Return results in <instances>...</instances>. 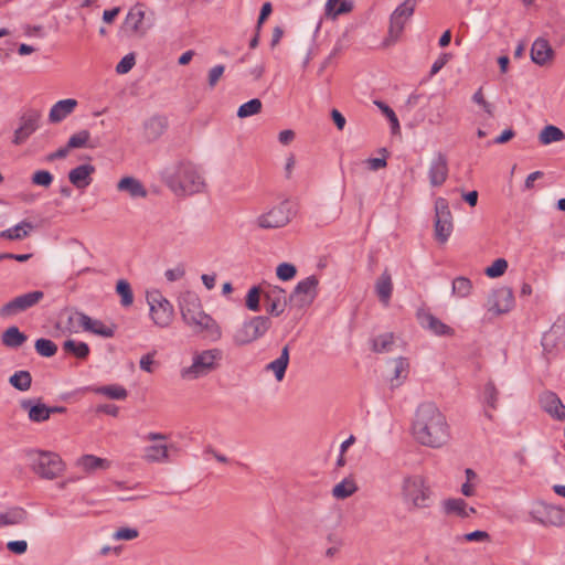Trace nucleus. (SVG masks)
Wrapping results in <instances>:
<instances>
[{
	"label": "nucleus",
	"instance_id": "72a5a7b5",
	"mask_svg": "<svg viewBox=\"0 0 565 565\" xmlns=\"http://www.w3.org/2000/svg\"><path fill=\"white\" fill-rule=\"evenodd\" d=\"M352 8V2L347 0H328L326 3L324 14L328 19L335 20L340 14L351 12Z\"/></svg>",
	"mask_w": 565,
	"mask_h": 565
},
{
	"label": "nucleus",
	"instance_id": "aec40b11",
	"mask_svg": "<svg viewBox=\"0 0 565 565\" xmlns=\"http://www.w3.org/2000/svg\"><path fill=\"white\" fill-rule=\"evenodd\" d=\"M75 318L77 319V326L84 331H88L104 338H113L115 334L114 326H107L103 321L92 319L85 313H77Z\"/></svg>",
	"mask_w": 565,
	"mask_h": 565
},
{
	"label": "nucleus",
	"instance_id": "423d86ee",
	"mask_svg": "<svg viewBox=\"0 0 565 565\" xmlns=\"http://www.w3.org/2000/svg\"><path fill=\"white\" fill-rule=\"evenodd\" d=\"M271 328V320L265 316H256L235 329L232 340L236 347L253 343Z\"/></svg>",
	"mask_w": 565,
	"mask_h": 565
},
{
	"label": "nucleus",
	"instance_id": "bb28decb",
	"mask_svg": "<svg viewBox=\"0 0 565 565\" xmlns=\"http://www.w3.org/2000/svg\"><path fill=\"white\" fill-rule=\"evenodd\" d=\"M167 120L161 116H153L143 124V136L148 141L157 140L166 130Z\"/></svg>",
	"mask_w": 565,
	"mask_h": 565
},
{
	"label": "nucleus",
	"instance_id": "6e6d98bb",
	"mask_svg": "<svg viewBox=\"0 0 565 565\" xmlns=\"http://www.w3.org/2000/svg\"><path fill=\"white\" fill-rule=\"evenodd\" d=\"M472 100L480 105L483 110L490 116L493 117L494 115V106L487 102L482 92V88L480 87L472 96Z\"/></svg>",
	"mask_w": 565,
	"mask_h": 565
},
{
	"label": "nucleus",
	"instance_id": "79ce46f5",
	"mask_svg": "<svg viewBox=\"0 0 565 565\" xmlns=\"http://www.w3.org/2000/svg\"><path fill=\"white\" fill-rule=\"evenodd\" d=\"M9 383L17 390L25 392L31 387L32 376L29 371H18L9 379Z\"/></svg>",
	"mask_w": 565,
	"mask_h": 565
},
{
	"label": "nucleus",
	"instance_id": "4c0bfd02",
	"mask_svg": "<svg viewBox=\"0 0 565 565\" xmlns=\"http://www.w3.org/2000/svg\"><path fill=\"white\" fill-rule=\"evenodd\" d=\"M63 351L72 354L79 360H85L89 355V347L85 342H77L75 340H66L63 343Z\"/></svg>",
	"mask_w": 565,
	"mask_h": 565
},
{
	"label": "nucleus",
	"instance_id": "ddd939ff",
	"mask_svg": "<svg viewBox=\"0 0 565 565\" xmlns=\"http://www.w3.org/2000/svg\"><path fill=\"white\" fill-rule=\"evenodd\" d=\"M290 221V210L287 202L273 207L257 218V225L262 228H278Z\"/></svg>",
	"mask_w": 565,
	"mask_h": 565
},
{
	"label": "nucleus",
	"instance_id": "4be33fe9",
	"mask_svg": "<svg viewBox=\"0 0 565 565\" xmlns=\"http://www.w3.org/2000/svg\"><path fill=\"white\" fill-rule=\"evenodd\" d=\"M75 467L86 475H93L98 470H108L111 467V461L95 455H82L76 459Z\"/></svg>",
	"mask_w": 565,
	"mask_h": 565
},
{
	"label": "nucleus",
	"instance_id": "e433bc0d",
	"mask_svg": "<svg viewBox=\"0 0 565 565\" xmlns=\"http://www.w3.org/2000/svg\"><path fill=\"white\" fill-rule=\"evenodd\" d=\"M28 337L18 327H9L1 335L2 343L8 348L21 347Z\"/></svg>",
	"mask_w": 565,
	"mask_h": 565
},
{
	"label": "nucleus",
	"instance_id": "49530a36",
	"mask_svg": "<svg viewBox=\"0 0 565 565\" xmlns=\"http://www.w3.org/2000/svg\"><path fill=\"white\" fill-rule=\"evenodd\" d=\"M394 343L393 333H384L372 341V350L376 353L388 352Z\"/></svg>",
	"mask_w": 565,
	"mask_h": 565
},
{
	"label": "nucleus",
	"instance_id": "473e14b6",
	"mask_svg": "<svg viewBox=\"0 0 565 565\" xmlns=\"http://www.w3.org/2000/svg\"><path fill=\"white\" fill-rule=\"evenodd\" d=\"M34 228L33 224L28 221H22L18 225L4 230L0 233L1 238L10 241H20L29 236L30 232Z\"/></svg>",
	"mask_w": 565,
	"mask_h": 565
},
{
	"label": "nucleus",
	"instance_id": "c03bdc74",
	"mask_svg": "<svg viewBox=\"0 0 565 565\" xmlns=\"http://www.w3.org/2000/svg\"><path fill=\"white\" fill-rule=\"evenodd\" d=\"M472 291V282L469 278L460 276L454 279L452 281V294L466 298Z\"/></svg>",
	"mask_w": 565,
	"mask_h": 565
},
{
	"label": "nucleus",
	"instance_id": "6e6552de",
	"mask_svg": "<svg viewBox=\"0 0 565 565\" xmlns=\"http://www.w3.org/2000/svg\"><path fill=\"white\" fill-rule=\"evenodd\" d=\"M454 230L452 214L445 198L435 201V238L445 244Z\"/></svg>",
	"mask_w": 565,
	"mask_h": 565
},
{
	"label": "nucleus",
	"instance_id": "69168bd1",
	"mask_svg": "<svg viewBox=\"0 0 565 565\" xmlns=\"http://www.w3.org/2000/svg\"><path fill=\"white\" fill-rule=\"evenodd\" d=\"M451 54L443 53L433 64L430 70V75L437 74L450 60Z\"/></svg>",
	"mask_w": 565,
	"mask_h": 565
},
{
	"label": "nucleus",
	"instance_id": "a18cd8bd",
	"mask_svg": "<svg viewBox=\"0 0 565 565\" xmlns=\"http://www.w3.org/2000/svg\"><path fill=\"white\" fill-rule=\"evenodd\" d=\"M116 291L120 296V303L124 307H129L132 305L134 294H132L130 284L127 280H125V279L118 280L117 285H116Z\"/></svg>",
	"mask_w": 565,
	"mask_h": 565
},
{
	"label": "nucleus",
	"instance_id": "13d9d810",
	"mask_svg": "<svg viewBox=\"0 0 565 565\" xmlns=\"http://www.w3.org/2000/svg\"><path fill=\"white\" fill-rule=\"evenodd\" d=\"M136 60L134 54H128L121 58V61L116 66V72L118 74L128 73L135 65Z\"/></svg>",
	"mask_w": 565,
	"mask_h": 565
},
{
	"label": "nucleus",
	"instance_id": "412c9836",
	"mask_svg": "<svg viewBox=\"0 0 565 565\" xmlns=\"http://www.w3.org/2000/svg\"><path fill=\"white\" fill-rule=\"evenodd\" d=\"M554 57L555 52L546 39L539 38L533 42L531 47V58L535 64L540 66L551 65Z\"/></svg>",
	"mask_w": 565,
	"mask_h": 565
},
{
	"label": "nucleus",
	"instance_id": "5fc2aeb1",
	"mask_svg": "<svg viewBox=\"0 0 565 565\" xmlns=\"http://www.w3.org/2000/svg\"><path fill=\"white\" fill-rule=\"evenodd\" d=\"M260 288L253 287L246 296V307L252 311L259 310Z\"/></svg>",
	"mask_w": 565,
	"mask_h": 565
},
{
	"label": "nucleus",
	"instance_id": "4d7b16f0",
	"mask_svg": "<svg viewBox=\"0 0 565 565\" xmlns=\"http://www.w3.org/2000/svg\"><path fill=\"white\" fill-rule=\"evenodd\" d=\"M53 181V175L46 170H39L33 173L32 182L41 186H50Z\"/></svg>",
	"mask_w": 565,
	"mask_h": 565
},
{
	"label": "nucleus",
	"instance_id": "a878e982",
	"mask_svg": "<svg viewBox=\"0 0 565 565\" xmlns=\"http://www.w3.org/2000/svg\"><path fill=\"white\" fill-rule=\"evenodd\" d=\"M77 100L74 98L62 99L55 103L49 114L50 122L56 124L65 119L77 107Z\"/></svg>",
	"mask_w": 565,
	"mask_h": 565
},
{
	"label": "nucleus",
	"instance_id": "bf43d9fd",
	"mask_svg": "<svg viewBox=\"0 0 565 565\" xmlns=\"http://www.w3.org/2000/svg\"><path fill=\"white\" fill-rule=\"evenodd\" d=\"M555 341H556V337H555V332L554 331H550L548 333H545L543 335L542 347H543L544 352L547 355H552L553 354V350L555 348Z\"/></svg>",
	"mask_w": 565,
	"mask_h": 565
},
{
	"label": "nucleus",
	"instance_id": "58836bf2",
	"mask_svg": "<svg viewBox=\"0 0 565 565\" xmlns=\"http://www.w3.org/2000/svg\"><path fill=\"white\" fill-rule=\"evenodd\" d=\"M358 491V486L352 478H345L332 489L334 498L343 500Z\"/></svg>",
	"mask_w": 565,
	"mask_h": 565
},
{
	"label": "nucleus",
	"instance_id": "a211bd4d",
	"mask_svg": "<svg viewBox=\"0 0 565 565\" xmlns=\"http://www.w3.org/2000/svg\"><path fill=\"white\" fill-rule=\"evenodd\" d=\"M449 173L448 159L447 157L438 152L430 162L428 170L429 183L431 186H441Z\"/></svg>",
	"mask_w": 565,
	"mask_h": 565
},
{
	"label": "nucleus",
	"instance_id": "e2e57ef3",
	"mask_svg": "<svg viewBox=\"0 0 565 565\" xmlns=\"http://www.w3.org/2000/svg\"><path fill=\"white\" fill-rule=\"evenodd\" d=\"M138 531L136 529L130 527H121L115 532L114 539L116 540H134L138 536Z\"/></svg>",
	"mask_w": 565,
	"mask_h": 565
},
{
	"label": "nucleus",
	"instance_id": "9b49d317",
	"mask_svg": "<svg viewBox=\"0 0 565 565\" xmlns=\"http://www.w3.org/2000/svg\"><path fill=\"white\" fill-rule=\"evenodd\" d=\"M44 298V292L41 290H34L31 292L23 294L4 303L0 308V317L9 318L19 312L25 311L35 305H38Z\"/></svg>",
	"mask_w": 565,
	"mask_h": 565
},
{
	"label": "nucleus",
	"instance_id": "7c9ffc66",
	"mask_svg": "<svg viewBox=\"0 0 565 565\" xmlns=\"http://www.w3.org/2000/svg\"><path fill=\"white\" fill-rule=\"evenodd\" d=\"M444 509L447 514H454L462 519L476 513V509L472 507L468 508L466 501L460 498L446 500L444 502Z\"/></svg>",
	"mask_w": 565,
	"mask_h": 565
},
{
	"label": "nucleus",
	"instance_id": "f704fd0d",
	"mask_svg": "<svg viewBox=\"0 0 565 565\" xmlns=\"http://www.w3.org/2000/svg\"><path fill=\"white\" fill-rule=\"evenodd\" d=\"M394 374L391 379L392 387H397L407 379L409 374V361L406 358L399 356L394 360Z\"/></svg>",
	"mask_w": 565,
	"mask_h": 565
},
{
	"label": "nucleus",
	"instance_id": "39448f33",
	"mask_svg": "<svg viewBox=\"0 0 565 565\" xmlns=\"http://www.w3.org/2000/svg\"><path fill=\"white\" fill-rule=\"evenodd\" d=\"M222 356L223 353L220 349H210L196 353L193 356L192 365L184 367L181 371V376L189 380L205 376L218 367Z\"/></svg>",
	"mask_w": 565,
	"mask_h": 565
},
{
	"label": "nucleus",
	"instance_id": "cd10ccee",
	"mask_svg": "<svg viewBox=\"0 0 565 565\" xmlns=\"http://www.w3.org/2000/svg\"><path fill=\"white\" fill-rule=\"evenodd\" d=\"M145 14V6L141 3H137L129 10L126 17V24L132 30L134 33L140 35L146 33V29L142 26Z\"/></svg>",
	"mask_w": 565,
	"mask_h": 565
},
{
	"label": "nucleus",
	"instance_id": "052dcab7",
	"mask_svg": "<svg viewBox=\"0 0 565 565\" xmlns=\"http://www.w3.org/2000/svg\"><path fill=\"white\" fill-rule=\"evenodd\" d=\"M224 70L225 67L223 65H216L210 70L207 82L211 88L216 86L220 78L223 76Z\"/></svg>",
	"mask_w": 565,
	"mask_h": 565
},
{
	"label": "nucleus",
	"instance_id": "6ab92c4d",
	"mask_svg": "<svg viewBox=\"0 0 565 565\" xmlns=\"http://www.w3.org/2000/svg\"><path fill=\"white\" fill-rule=\"evenodd\" d=\"M266 311L271 316H280L287 305L286 291L280 287H273L264 295Z\"/></svg>",
	"mask_w": 565,
	"mask_h": 565
},
{
	"label": "nucleus",
	"instance_id": "0e129e2a",
	"mask_svg": "<svg viewBox=\"0 0 565 565\" xmlns=\"http://www.w3.org/2000/svg\"><path fill=\"white\" fill-rule=\"evenodd\" d=\"M7 548L13 554L21 555L26 552L28 544L25 541H11L7 544Z\"/></svg>",
	"mask_w": 565,
	"mask_h": 565
},
{
	"label": "nucleus",
	"instance_id": "37998d69",
	"mask_svg": "<svg viewBox=\"0 0 565 565\" xmlns=\"http://www.w3.org/2000/svg\"><path fill=\"white\" fill-rule=\"evenodd\" d=\"M428 329L436 335H452L454 330L433 315L425 317Z\"/></svg>",
	"mask_w": 565,
	"mask_h": 565
},
{
	"label": "nucleus",
	"instance_id": "de8ad7c7",
	"mask_svg": "<svg viewBox=\"0 0 565 565\" xmlns=\"http://www.w3.org/2000/svg\"><path fill=\"white\" fill-rule=\"evenodd\" d=\"M262 108H263V104H262L260 99L253 98V99L248 100L247 103L239 106V108L237 110V116L239 118H246V117H249L253 115H257L262 111Z\"/></svg>",
	"mask_w": 565,
	"mask_h": 565
},
{
	"label": "nucleus",
	"instance_id": "5701e85b",
	"mask_svg": "<svg viewBox=\"0 0 565 565\" xmlns=\"http://www.w3.org/2000/svg\"><path fill=\"white\" fill-rule=\"evenodd\" d=\"M540 404L542 408L552 417L558 420L565 419V405L562 403L561 398L554 392H544L540 396Z\"/></svg>",
	"mask_w": 565,
	"mask_h": 565
},
{
	"label": "nucleus",
	"instance_id": "0eeeda50",
	"mask_svg": "<svg viewBox=\"0 0 565 565\" xmlns=\"http://www.w3.org/2000/svg\"><path fill=\"white\" fill-rule=\"evenodd\" d=\"M402 494L405 502H411L416 509L428 507L430 498L429 487L420 476H408L404 478L402 484Z\"/></svg>",
	"mask_w": 565,
	"mask_h": 565
},
{
	"label": "nucleus",
	"instance_id": "09e8293b",
	"mask_svg": "<svg viewBox=\"0 0 565 565\" xmlns=\"http://www.w3.org/2000/svg\"><path fill=\"white\" fill-rule=\"evenodd\" d=\"M35 350L40 355L51 358L57 352V345L52 340L41 338L35 341Z\"/></svg>",
	"mask_w": 565,
	"mask_h": 565
},
{
	"label": "nucleus",
	"instance_id": "20e7f679",
	"mask_svg": "<svg viewBox=\"0 0 565 565\" xmlns=\"http://www.w3.org/2000/svg\"><path fill=\"white\" fill-rule=\"evenodd\" d=\"M28 457L31 470L41 479L55 480L61 477L66 469L65 462L56 452L30 450Z\"/></svg>",
	"mask_w": 565,
	"mask_h": 565
},
{
	"label": "nucleus",
	"instance_id": "4468645a",
	"mask_svg": "<svg viewBox=\"0 0 565 565\" xmlns=\"http://www.w3.org/2000/svg\"><path fill=\"white\" fill-rule=\"evenodd\" d=\"M167 438V435L160 433H149L145 437L146 440L158 441L143 449V459L147 462H162L169 459V446L164 444Z\"/></svg>",
	"mask_w": 565,
	"mask_h": 565
},
{
	"label": "nucleus",
	"instance_id": "c9c22d12",
	"mask_svg": "<svg viewBox=\"0 0 565 565\" xmlns=\"http://www.w3.org/2000/svg\"><path fill=\"white\" fill-rule=\"evenodd\" d=\"M289 363V347L285 345L281 350L280 356L267 365V370L274 372L277 381H281L285 376L286 369Z\"/></svg>",
	"mask_w": 565,
	"mask_h": 565
},
{
	"label": "nucleus",
	"instance_id": "3c124183",
	"mask_svg": "<svg viewBox=\"0 0 565 565\" xmlns=\"http://www.w3.org/2000/svg\"><path fill=\"white\" fill-rule=\"evenodd\" d=\"M90 139V134L88 130H81L76 134H74L67 141L68 148L75 149V148H83L87 147V142Z\"/></svg>",
	"mask_w": 565,
	"mask_h": 565
},
{
	"label": "nucleus",
	"instance_id": "f03ea898",
	"mask_svg": "<svg viewBox=\"0 0 565 565\" xmlns=\"http://www.w3.org/2000/svg\"><path fill=\"white\" fill-rule=\"evenodd\" d=\"M163 182L177 196L201 193L206 185L198 166L191 161H180L167 170Z\"/></svg>",
	"mask_w": 565,
	"mask_h": 565
},
{
	"label": "nucleus",
	"instance_id": "2f4dec72",
	"mask_svg": "<svg viewBox=\"0 0 565 565\" xmlns=\"http://www.w3.org/2000/svg\"><path fill=\"white\" fill-rule=\"evenodd\" d=\"M117 189L119 191L128 192L130 194V196H132V198H146L148 194L143 184L139 180H137L132 177L122 178L118 182Z\"/></svg>",
	"mask_w": 565,
	"mask_h": 565
},
{
	"label": "nucleus",
	"instance_id": "1a4fd4ad",
	"mask_svg": "<svg viewBox=\"0 0 565 565\" xmlns=\"http://www.w3.org/2000/svg\"><path fill=\"white\" fill-rule=\"evenodd\" d=\"M147 300L150 306V316L153 322L160 327H168L173 319V307L159 291L147 294Z\"/></svg>",
	"mask_w": 565,
	"mask_h": 565
},
{
	"label": "nucleus",
	"instance_id": "b1692460",
	"mask_svg": "<svg viewBox=\"0 0 565 565\" xmlns=\"http://www.w3.org/2000/svg\"><path fill=\"white\" fill-rule=\"evenodd\" d=\"M95 171L92 164H81L68 172V180L77 189H85L90 184Z\"/></svg>",
	"mask_w": 565,
	"mask_h": 565
},
{
	"label": "nucleus",
	"instance_id": "a19ab883",
	"mask_svg": "<svg viewBox=\"0 0 565 565\" xmlns=\"http://www.w3.org/2000/svg\"><path fill=\"white\" fill-rule=\"evenodd\" d=\"M93 392L117 401H122L128 396L127 390L124 386L117 384L99 386L93 388Z\"/></svg>",
	"mask_w": 565,
	"mask_h": 565
},
{
	"label": "nucleus",
	"instance_id": "680f3d73",
	"mask_svg": "<svg viewBox=\"0 0 565 565\" xmlns=\"http://www.w3.org/2000/svg\"><path fill=\"white\" fill-rule=\"evenodd\" d=\"M154 355L156 351L143 355L140 359V369L148 373H152L154 371L153 366L157 365L156 361L153 360Z\"/></svg>",
	"mask_w": 565,
	"mask_h": 565
},
{
	"label": "nucleus",
	"instance_id": "dca6fc26",
	"mask_svg": "<svg viewBox=\"0 0 565 565\" xmlns=\"http://www.w3.org/2000/svg\"><path fill=\"white\" fill-rule=\"evenodd\" d=\"M532 518L544 526H562L565 523V511L556 505L542 504L532 513Z\"/></svg>",
	"mask_w": 565,
	"mask_h": 565
},
{
	"label": "nucleus",
	"instance_id": "864d4df0",
	"mask_svg": "<svg viewBox=\"0 0 565 565\" xmlns=\"http://www.w3.org/2000/svg\"><path fill=\"white\" fill-rule=\"evenodd\" d=\"M276 274L280 280L287 281V280L292 279L296 276L297 269H296L295 265H292V264L281 263L278 265V267L276 269Z\"/></svg>",
	"mask_w": 565,
	"mask_h": 565
},
{
	"label": "nucleus",
	"instance_id": "338daca9",
	"mask_svg": "<svg viewBox=\"0 0 565 565\" xmlns=\"http://www.w3.org/2000/svg\"><path fill=\"white\" fill-rule=\"evenodd\" d=\"M273 12V6L270 2H265L260 9V14L257 21L256 29L257 31H260L263 23L265 20Z\"/></svg>",
	"mask_w": 565,
	"mask_h": 565
},
{
	"label": "nucleus",
	"instance_id": "393cba45",
	"mask_svg": "<svg viewBox=\"0 0 565 565\" xmlns=\"http://www.w3.org/2000/svg\"><path fill=\"white\" fill-rule=\"evenodd\" d=\"M375 292L380 300V302L384 307H388L391 302V297L393 294V281L392 276L388 269H384V271L380 275V277L375 281Z\"/></svg>",
	"mask_w": 565,
	"mask_h": 565
},
{
	"label": "nucleus",
	"instance_id": "2eb2a0df",
	"mask_svg": "<svg viewBox=\"0 0 565 565\" xmlns=\"http://www.w3.org/2000/svg\"><path fill=\"white\" fill-rule=\"evenodd\" d=\"M41 113L35 109L25 111L20 118V125L14 131L12 142L17 146L22 145L39 128Z\"/></svg>",
	"mask_w": 565,
	"mask_h": 565
},
{
	"label": "nucleus",
	"instance_id": "f8f14e48",
	"mask_svg": "<svg viewBox=\"0 0 565 565\" xmlns=\"http://www.w3.org/2000/svg\"><path fill=\"white\" fill-rule=\"evenodd\" d=\"M415 7L416 0H405L392 13L388 34L393 41H396L403 33L406 22L415 11Z\"/></svg>",
	"mask_w": 565,
	"mask_h": 565
},
{
	"label": "nucleus",
	"instance_id": "c85d7f7f",
	"mask_svg": "<svg viewBox=\"0 0 565 565\" xmlns=\"http://www.w3.org/2000/svg\"><path fill=\"white\" fill-rule=\"evenodd\" d=\"M28 519V512L21 507H12L0 513V527L20 525Z\"/></svg>",
	"mask_w": 565,
	"mask_h": 565
},
{
	"label": "nucleus",
	"instance_id": "f3484780",
	"mask_svg": "<svg viewBox=\"0 0 565 565\" xmlns=\"http://www.w3.org/2000/svg\"><path fill=\"white\" fill-rule=\"evenodd\" d=\"M489 311L497 315L509 312L514 306L513 290L510 287H501L493 291L489 298Z\"/></svg>",
	"mask_w": 565,
	"mask_h": 565
},
{
	"label": "nucleus",
	"instance_id": "8fccbe9b",
	"mask_svg": "<svg viewBox=\"0 0 565 565\" xmlns=\"http://www.w3.org/2000/svg\"><path fill=\"white\" fill-rule=\"evenodd\" d=\"M483 395L488 407H490L492 411H495L498 407L499 391L493 382H488L486 384Z\"/></svg>",
	"mask_w": 565,
	"mask_h": 565
},
{
	"label": "nucleus",
	"instance_id": "774afa93",
	"mask_svg": "<svg viewBox=\"0 0 565 565\" xmlns=\"http://www.w3.org/2000/svg\"><path fill=\"white\" fill-rule=\"evenodd\" d=\"M376 105L382 109L383 114L390 119V121L398 127V119L394 113V110L382 102H376Z\"/></svg>",
	"mask_w": 565,
	"mask_h": 565
},
{
	"label": "nucleus",
	"instance_id": "9d476101",
	"mask_svg": "<svg viewBox=\"0 0 565 565\" xmlns=\"http://www.w3.org/2000/svg\"><path fill=\"white\" fill-rule=\"evenodd\" d=\"M318 284L316 276L299 281L289 296L290 303L299 309L310 306L317 296Z\"/></svg>",
	"mask_w": 565,
	"mask_h": 565
},
{
	"label": "nucleus",
	"instance_id": "603ef678",
	"mask_svg": "<svg viewBox=\"0 0 565 565\" xmlns=\"http://www.w3.org/2000/svg\"><path fill=\"white\" fill-rule=\"evenodd\" d=\"M508 268V262L504 258L495 259L491 266L487 267L484 273L490 278L502 276Z\"/></svg>",
	"mask_w": 565,
	"mask_h": 565
},
{
	"label": "nucleus",
	"instance_id": "c756f323",
	"mask_svg": "<svg viewBox=\"0 0 565 565\" xmlns=\"http://www.w3.org/2000/svg\"><path fill=\"white\" fill-rule=\"evenodd\" d=\"M21 407L22 409L28 411L29 419L31 422L42 423L50 418L49 407L45 404H33L31 399H24L21 402Z\"/></svg>",
	"mask_w": 565,
	"mask_h": 565
},
{
	"label": "nucleus",
	"instance_id": "f257e3e1",
	"mask_svg": "<svg viewBox=\"0 0 565 565\" xmlns=\"http://www.w3.org/2000/svg\"><path fill=\"white\" fill-rule=\"evenodd\" d=\"M412 430L419 444L431 448L444 446L450 437L445 415L431 403L417 408Z\"/></svg>",
	"mask_w": 565,
	"mask_h": 565
},
{
	"label": "nucleus",
	"instance_id": "ea45409f",
	"mask_svg": "<svg viewBox=\"0 0 565 565\" xmlns=\"http://www.w3.org/2000/svg\"><path fill=\"white\" fill-rule=\"evenodd\" d=\"M564 139L565 134L563 130L553 125L545 126L539 135V140L542 145H550L552 142H558Z\"/></svg>",
	"mask_w": 565,
	"mask_h": 565
},
{
	"label": "nucleus",
	"instance_id": "7ed1b4c3",
	"mask_svg": "<svg viewBox=\"0 0 565 565\" xmlns=\"http://www.w3.org/2000/svg\"><path fill=\"white\" fill-rule=\"evenodd\" d=\"M183 321L192 328L196 334H201L212 341L222 337L217 322L201 309L199 299L193 295L184 297L180 303Z\"/></svg>",
	"mask_w": 565,
	"mask_h": 565
}]
</instances>
